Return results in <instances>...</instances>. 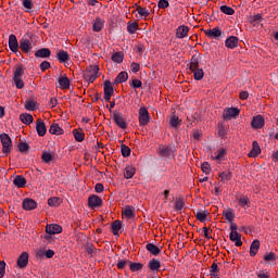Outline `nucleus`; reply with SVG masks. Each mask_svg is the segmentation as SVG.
I'll use <instances>...</instances> for the list:
<instances>
[{
    "label": "nucleus",
    "instance_id": "1",
    "mask_svg": "<svg viewBox=\"0 0 278 278\" xmlns=\"http://www.w3.org/2000/svg\"><path fill=\"white\" fill-rule=\"evenodd\" d=\"M25 75V70L23 68V65H17L13 73V83L16 87V89H23L25 87V83L23 81V77Z\"/></svg>",
    "mask_w": 278,
    "mask_h": 278
},
{
    "label": "nucleus",
    "instance_id": "2",
    "mask_svg": "<svg viewBox=\"0 0 278 278\" xmlns=\"http://www.w3.org/2000/svg\"><path fill=\"white\" fill-rule=\"evenodd\" d=\"M0 141L2 144V153L7 156L11 153V149L13 147L12 138L8 134H1Z\"/></svg>",
    "mask_w": 278,
    "mask_h": 278
},
{
    "label": "nucleus",
    "instance_id": "3",
    "mask_svg": "<svg viewBox=\"0 0 278 278\" xmlns=\"http://www.w3.org/2000/svg\"><path fill=\"white\" fill-rule=\"evenodd\" d=\"M175 152H177V149H175V146L159 147V155L163 159H174Z\"/></svg>",
    "mask_w": 278,
    "mask_h": 278
},
{
    "label": "nucleus",
    "instance_id": "4",
    "mask_svg": "<svg viewBox=\"0 0 278 278\" xmlns=\"http://www.w3.org/2000/svg\"><path fill=\"white\" fill-rule=\"evenodd\" d=\"M99 65H89L84 74V78L89 83H93L98 78Z\"/></svg>",
    "mask_w": 278,
    "mask_h": 278
},
{
    "label": "nucleus",
    "instance_id": "5",
    "mask_svg": "<svg viewBox=\"0 0 278 278\" xmlns=\"http://www.w3.org/2000/svg\"><path fill=\"white\" fill-rule=\"evenodd\" d=\"M113 122L121 129H127L128 128V124L125 121L124 114L122 112L113 111Z\"/></svg>",
    "mask_w": 278,
    "mask_h": 278
},
{
    "label": "nucleus",
    "instance_id": "6",
    "mask_svg": "<svg viewBox=\"0 0 278 278\" xmlns=\"http://www.w3.org/2000/svg\"><path fill=\"white\" fill-rule=\"evenodd\" d=\"M138 121L141 127H146L147 125H149L151 118L147 108L142 106L139 109Z\"/></svg>",
    "mask_w": 278,
    "mask_h": 278
},
{
    "label": "nucleus",
    "instance_id": "7",
    "mask_svg": "<svg viewBox=\"0 0 278 278\" xmlns=\"http://www.w3.org/2000/svg\"><path fill=\"white\" fill-rule=\"evenodd\" d=\"M20 48L22 50L23 53H29L31 52L33 49V45L31 41L29 39V36L24 35L22 37V39L20 40Z\"/></svg>",
    "mask_w": 278,
    "mask_h": 278
},
{
    "label": "nucleus",
    "instance_id": "8",
    "mask_svg": "<svg viewBox=\"0 0 278 278\" xmlns=\"http://www.w3.org/2000/svg\"><path fill=\"white\" fill-rule=\"evenodd\" d=\"M205 36L208 39H215V40H220L223 37L224 33H222L220 27H213L208 30H204Z\"/></svg>",
    "mask_w": 278,
    "mask_h": 278
},
{
    "label": "nucleus",
    "instance_id": "9",
    "mask_svg": "<svg viewBox=\"0 0 278 278\" xmlns=\"http://www.w3.org/2000/svg\"><path fill=\"white\" fill-rule=\"evenodd\" d=\"M22 208L25 212H31V210L37 208V202L33 199L25 198L22 202Z\"/></svg>",
    "mask_w": 278,
    "mask_h": 278
},
{
    "label": "nucleus",
    "instance_id": "10",
    "mask_svg": "<svg viewBox=\"0 0 278 278\" xmlns=\"http://www.w3.org/2000/svg\"><path fill=\"white\" fill-rule=\"evenodd\" d=\"M264 126L265 119L261 114L256 115L251 122V127L254 129H262Z\"/></svg>",
    "mask_w": 278,
    "mask_h": 278
},
{
    "label": "nucleus",
    "instance_id": "11",
    "mask_svg": "<svg viewBox=\"0 0 278 278\" xmlns=\"http://www.w3.org/2000/svg\"><path fill=\"white\" fill-rule=\"evenodd\" d=\"M103 200L98 195H90L88 199V205L90 208H97L102 206Z\"/></svg>",
    "mask_w": 278,
    "mask_h": 278
},
{
    "label": "nucleus",
    "instance_id": "12",
    "mask_svg": "<svg viewBox=\"0 0 278 278\" xmlns=\"http://www.w3.org/2000/svg\"><path fill=\"white\" fill-rule=\"evenodd\" d=\"M239 115H240V110L237 109V108L227 109V110L224 112V114H223L224 118H225V119H228V121H230V119H232V118H236V117H238Z\"/></svg>",
    "mask_w": 278,
    "mask_h": 278
},
{
    "label": "nucleus",
    "instance_id": "13",
    "mask_svg": "<svg viewBox=\"0 0 278 278\" xmlns=\"http://www.w3.org/2000/svg\"><path fill=\"white\" fill-rule=\"evenodd\" d=\"M56 59L61 64H67V62L71 61V54L61 49L56 52Z\"/></svg>",
    "mask_w": 278,
    "mask_h": 278
},
{
    "label": "nucleus",
    "instance_id": "14",
    "mask_svg": "<svg viewBox=\"0 0 278 278\" xmlns=\"http://www.w3.org/2000/svg\"><path fill=\"white\" fill-rule=\"evenodd\" d=\"M29 264V254L26 251L22 252V255L17 258V266L20 268H26Z\"/></svg>",
    "mask_w": 278,
    "mask_h": 278
},
{
    "label": "nucleus",
    "instance_id": "15",
    "mask_svg": "<svg viewBox=\"0 0 278 278\" xmlns=\"http://www.w3.org/2000/svg\"><path fill=\"white\" fill-rule=\"evenodd\" d=\"M36 131L41 138L47 134L46 123L40 118L36 121Z\"/></svg>",
    "mask_w": 278,
    "mask_h": 278
},
{
    "label": "nucleus",
    "instance_id": "16",
    "mask_svg": "<svg viewBox=\"0 0 278 278\" xmlns=\"http://www.w3.org/2000/svg\"><path fill=\"white\" fill-rule=\"evenodd\" d=\"M9 47L11 49V52L13 53H17L18 52V42H17V38L14 34H11L10 35V38H9Z\"/></svg>",
    "mask_w": 278,
    "mask_h": 278
},
{
    "label": "nucleus",
    "instance_id": "17",
    "mask_svg": "<svg viewBox=\"0 0 278 278\" xmlns=\"http://www.w3.org/2000/svg\"><path fill=\"white\" fill-rule=\"evenodd\" d=\"M51 56V50L49 48H41L35 51L36 59H48Z\"/></svg>",
    "mask_w": 278,
    "mask_h": 278
},
{
    "label": "nucleus",
    "instance_id": "18",
    "mask_svg": "<svg viewBox=\"0 0 278 278\" xmlns=\"http://www.w3.org/2000/svg\"><path fill=\"white\" fill-rule=\"evenodd\" d=\"M62 232V226L58 224H49L46 226V233L56 235Z\"/></svg>",
    "mask_w": 278,
    "mask_h": 278
},
{
    "label": "nucleus",
    "instance_id": "19",
    "mask_svg": "<svg viewBox=\"0 0 278 278\" xmlns=\"http://www.w3.org/2000/svg\"><path fill=\"white\" fill-rule=\"evenodd\" d=\"M105 26V21L101 20V17H96L94 21H92V30L94 33L101 31Z\"/></svg>",
    "mask_w": 278,
    "mask_h": 278
},
{
    "label": "nucleus",
    "instance_id": "20",
    "mask_svg": "<svg viewBox=\"0 0 278 278\" xmlns=\"http://www.w3.org/2000/svg\"><path fill=\"white\" fill-rule=\"evenodd\" d=\"M189 33V27L186 25H180L176 30V37L177 39H185L187 38Z\"/></svg>",
    "mask_w": 278,
    "mask_h": 278
},
{
    "label": "nucleus",
    "instance_id": "21",
    "mask_svg": "<svg viewBox=\"0 0 278 278\" xmlns=\"http://www.w3.org/2000/svg\"><path fill=\"white\" fill-rule=\"evenodd\" d=\"M13 184L16 186V188L23 189V188L26 187L27 180L24 176L17 175V176L14 177Z\"/></svg>",
    "mask_w": 278,
    "mask_h": 278
},
{
    "label": "nucleus",
    "instance_id": "22",
    "mask_svg": "<svg viewBox=\"0 0 278 278\" xmlns=\"http://www.w3.org/2000/svg\"><path fill=\"white\" fill-rule=\"evenodd\" d=\"M241 239H242V235L239 233V232H230L229 233V240L235 242V244L237 247H242L243 245V241Z\"/></svg>",
    "mask_w": 278,
    "mask_h": 278
},
{
    "label": "nucleus",
    "instance_id": "23",
    "mask_svg": "<svg viewBox=\"0 0 278 278\" xmlns=\"http://www.w3.org/2000/svg\"><path fill=\"white\" fill-rule=\"evenodd\" d=\"M58 83H59L60 88L62 90L71 89V81H70V78L66 75L59 77Z\"/></svg>",
    "mask_w": 278,
    "mask_h": 278
},
{
    "label": "nucleus",
    "instance_id": "24",
    "mask_svg": "<svg viewBox=\"0 0 278 278\" xmlns=\"http://www.w3.org/2000/svg\"><path fill=\"white\" fill-rule=\"evenodd\" d=\"M261 152H262V149H261L260 144L257 143L256 140H254L252 143V149H251L250 153H248V156L256 157L261 154Z\"/></svg>",
    "mask_w": 278,
    "mask_h": 278
},
{
    "label": "nucleus",
    "instance_id": "25",
    "mask_svg": "<svg viewBox=\"0 0 278 278\" xmlns=\"http://www.w3.org/2000/svg\"><path fill=\"white\" fill-rule=\"evenodd\" d=\"M239 38L236 36H230L226 39L225 45L228 49H235L238 47Z\"/></svg>",
    "mask_w": 278,
    "mask_h": 278
},
{
    "label": "nucleus",
    "instance_id": "26",
    "mask_svg": "<svg viewBox=\"0 0 278 278\" xmlns=\"http://www.w3.org/2000/svg\"><path fill=\"white\" fill-rule=\"evenodd\" d=\"M260 248H261V241L258 239L253 240L250 245V256H255Z\"/></svg>",
    "mask_w": 278,
    "mask_h": 278
},
{
    "label": "nucleus",
    "instance_id": "27",
    "mask_svg": "<svg viewBox=\"0 0 278 278\" xmlns=\"http://www.w3.org/2000/svg\"><path fill=\"white\" fill-rule=\"evenodd\" d=\"M148 267L153 271H157L162 267L161 261L156 258H152L149 261Z\"/></svg>",
    "mask_w": 278,
    "mask_h": 278
},
{
    "label": "nucleus",
    "instance_id": "28",
    "mask_svg": "<svg viewBox=\"0 0 278 278\" xmlns=\"http://www.w3.org/2000/svg\"><path fill=\"white\" fill-rule=\"evenodd\" d=\"M146 250L154 256H157L162 252V250L153 243L146 244Z\"/></svg>",
    "mask_w": 278,
    "mask_h": 278
},
{
    "label": "nucleus",
    "instance_id": "29",
    "mask_svg": "<svg viewBox=\"0 0 278 278\" xmlns=\"http://www.w3.org/2000/svg\"><path fill=\"white\" fill-rule=\"evenodd\" d=\"M129 78V74L127 72H121L116 77H115V80H114V84L115 85H118V84H122V83H125L127 81Z\"/></svg>",
    "mask_w": 278,
    "mask_h": 278
},
{
    "label": "nucleus",
    "instance_id": "30",
    "mask_svg": "<svg viewBox=\"0 0 278 278\" xmlns=\"http://www.w3.org/2000/svg\"><path fill=\"white\" fill-rule=\"evenodd\" d=\"M20 119H21V122H22L24 125H30V123L34 122V117H33V115L29 114V113H22V114L20 115Z\"/></svg>",
    "mask_w": 278,
    "mask_h": 278
},
{
    "label": "nucleus",
    "instance_id": "31",
    "mask_svg": "<svg viewBox=\"0 0 278 278\" xmlns=\"http://www.w3.org/2000/svg\"><path fill=\"white\" fill-rule=\"evenodd\" d=\"M169 126L172 128H178L181 126V119H179V117H177L176 114H173L170 115V118H169Z\"/></svg>",
    "mask_w": 278,
    "mask_h": 278
},
{
    "label": "nucleus",
    "instance_id": "32",
    "mask_svg": "<svg viewBox=\"0 0 278 278\" xmlns=\"http://www.w3.org/2000/svg\"><path fill=\"white\" fill-rule=\"evenodd\" d=\"M53 155L54 154L52 152L43 150L41 154L42 162L45 164H50L53 160Z\"/></svg>",
    "mask_w": 278,
    "mask_h": 278
},
{
    "label": "nucleus",
    "instance_id": "33",
    "mask_svg": "<svg viewBox=\"0 0 278 278\" xmlns=\"http://www.w3.org/2000/svg\"><path fill=\"white\" fill-rule=\"evenodd\" d=\"M62 204V199L59 197H52L50 199H48V205L50 207H58Z\"/></svg>",
    "mask_w": 278,
    "mask_h": 278
},
{
    "label": "nucleus",
    "instance_id": "34",
    "mask_svg": "<svg viewBox=\"0 0 278 278\" xmlns=\"http://www.w3.org/2000/svg\"><path fill=\"white\" fill-rule=\"evenodd\" d=\"M136 174V168L131 167L130 165H128L125 169H124V178L125 179H131Z\"/></svg>",
    "mask_w": 278,
    "mask_h": 278
},
{
    "label": "nucleus",
    "instance_id": "35",
    "mask_svg": "<svg viewBox=\"0 0 278 278\" xmlns=\"http://www.w3.org/2000/svg\"><path fill=\"white\" fill-rule=\"evenodd\" d=\"M24 106L26 110H28V112H35V110H37V102L33 99H29L25 101Z\"/></svg>",
    "mask_w": 278,
    "mask_h": 278
},
{
    "label": "nucleus",
    "instance_id": "36",
    "mask_svg": "<svg viewBox=\"0 0 278 278\" xmlns=\"http://www.w3.org/2000/svg\"><path fill=\"white\" fill-rule=\"evenodd\" d=\"M49 132L52 135H62L64 131L59 124H52L49 128Z\"/></svg>",
    "mask_w": 278,
    "mask_h": 278
},
{
    "label": "nucleus",
    "instance_id": "37",
    "mask_svg": "<svg viewBox=\"0 0 278 278\" xmlns=\"http://www.w3.org/2000/svg\"><path fill=\"white\" fill-rule=\"evenodd\" d=\"M223 216L226 218V220H228L230 223H232L236 217L232 208L225 210L223 212Z\"/></svg>",
    "mask_w": 278,
    "mask_h": 278
},
{
    "label": "nucleus",
    "instance_id": "38",
    "mask_svg": "<svg viewBox=\"0 0 278 278\" xmlns=\"http://www.w3.org/2000/svg\"><path fill=\"white\" fill-rule=\"evenodd\" d=\"M103 92L104 94H114V87L112 86L111 81L106 80L104 81V87H103Z\"/></svg>",
    "mask_w": 278,
    "mask_h": 278
},
{
    "label": "nucleus",
    "instance_id": "39",
    "mask_svg": "<svg viewBox=\"0 0 278 278\" xmlns=\"http://www.w3.org/2000/svg\"><path fill=\"white\" fill-rule=\"evenodd\" d=\"M139 29V24L137 22L127 23V31L129 34H135Z\"/></svg>",
    "mask_w": 278,
    "mask_h": 278
},
{
    "label": "nucleus",
    "instance_id": "40",
    "mask_svg": "<svg viewBox=\"0 0 278 278\" xmlns=\"http://www.w3.org/2000/svg\"><path fill=\"white\" fill-rule=\"evenodd\" d=\"M129 268L131 271L142 270L143 264L128 261Z\"/></svg>",
    "mask_w": 278,
    "mask_h": 278
},
{
    "label": "nucleus",
    "instance_id": "41",
    "mask_svg": "<svg viewBox=\"0 0 278 278\" xmlns=\"http://www.w3.org/2000/svg\"><path fill=\"white\" fill-rule=\"evenodd\" d=\"M112 60L113 62H115L116 64H122L123 60H124V52H115L112 55Z\"/></svg>",
    "mask_w": 278,
    "mask_h": 278
},
{
    "label": "nucleus",
    "instance_id": "42",
    "mask_svg": "<svg viewBox=\"0 0 278 278\" xmlns=\"http://www.w3.org/2000/svg\"><path fill=\"white\" fill-rule=\"evenodd\" d=\"M219 9L223 14H226L229 16H232L235 14V10L230 7H227V4H223Z\"/></svg>",
    "mask_w": 278,
    "mask_h": 278
},
{
    "label": "nucleus",
    "instance_id": "43",
    "mask_svg": "<svg viewBox=\"0 0 278 278\" xmlns=\"http://www.w3.org/2000/svg\"><path fill=\"white\" fill-rule=\"evenodd\" d=\"M122 229V223L119 220H114L112 224L113 235L118 236V231Z\"/></svg>",
    "mask_w": 278,
    "mask_h": 278
},
{
    "label": "nucleus",
    "instance_id": "44",
    "mask_svg": "<svg viewBox=\"0 0 278 278\" xmlns=\"http://www.w3.org/2000/svg\"><path fill=\"white\" fill-rule=\"evenodd\" d=\"M190 71L194 72L197 70H199V59L197 56H192L191 58V63H190Z\"/></svg>",
    "mask_w": 278,
    "mask_h": 278
},
{
    "label": "nucleus",
    "instance_id": "45",
    "mask_svg": "<svg viewBox=\"0 0 278 278\" xmlns=\"http://www.w3.org/2000/svg\"><path fill=\"white\" fill-rule=\"evenodd\" d=\"M136 11H137L138 15H140L141 17H144V18L150 15V11L142 7H137Z\"/></svg>",
    "mask_w": 278,
    "mask_h": 278
},
{
    "label": "nucleus",
    "instance_id": "46",
    "mask_svg": "<svg viewBox=\"0 0 278 278\" xmlns=\"http://www.w3.org/2000/svg\"><path fill=\"white\" fill-rule=\"evenodd\" d=\"M73 134H74L75 140L77 142H83L85 140L86 135L84 132H80V131L75 129V130H73Z\"/></svg>",
    "mask_w": 278,
    "mask_h": 278
},
{
    "label": "nucleus",
    "instance_id": "47",
    "mask_svg": "<svg viewBox=\"0 0 278 278\" xmlns=\"http://www.w3.org/2000/svg\"><path fill=\"white\" fill-rule=\"evenodd\" d=\"M193 73V78L195 79V80H202L203 79V77H204V71L203 70H195V71H193L192 72Z\"/></svg>",
    "mask_w": 278,
    "mask_h": 278
},
{
    "label": "nucleus",
    "instance_id": "48",
    "mask_svg": "<svg viewBox=\"0 0 278 278\" xmlns=\"http://www.w3.org/2000/svg\"><path fill=\"white\" fill-rule=\"evenodd\" d=\"M208 215H210L208 211L198 212L197 213V219L200 220V222H205V219L207 218Z\"/></svg>",
    "mask_w": 278,
    "mask_h": 278
},
{
    "label": "nucleus",
    "instance_id": "49",
    "mask_svg": "<svg viewBox=\"0 0 278 278\" xmlns=\"http://www.w3.org/2000/svg\"><path fill=\"white\" fill-rule=\"evenodd\" d=\"M122 154L124 157H128L131 155V149L126 146V144H122Z\"/></svg>",
    "mask_w": 278,
    "mask_h": 278
},
{
    "label": "nucleus",
    "instance_id": "50",
    "mask_svg": "<svg viewBox=\"0 0 278 278\" xmlns=\"http://www.w3.org/2000/svg\"><path fill=\"white\" fill-rule=\"evenodd\" d=\"M238 203H239V206L244 207V206L249 205L250 200L248 197L242 195L238 199Z\"/></svg>",
    "mask_w": 278,
    "mask_h": 278
},
{
    "label": "nucleus",
    "instance_id": "51",
    "mask_svg": "<svg viewBox=\"0 0 278 278\" xmlns=\"http://www.w3.org/2000/svg\"><path fill=\"white\" fill-rule=\"evenodd\" d=\"M184 206H185L184 201H182L181 199H178V200H176V202H175L174 210H175V212H181V210L184 208Z\"/></svg>",
    "mask_w": 278,
    "mask_h": 278
},
{
    "label": "nucleus",
    "instance_id": "52",
    "mask_svg": "<svg viewBox=\"0 0 278 278\" xmlns=\"http://www.w3.org/2000/svg\"><path fill=\"white\" fill-rule=\"evenodd\" d=\"M225 155H226V150H225L224 148H220V149L217 151L216 156H214L213 159L216 160V161H219V160H222Z\"/></svg>",
    "mask_w": 278,
    "mask_h": 278
},
{
    "label": "nucleus",
    "instance_id": "53",
    "mask_svg": "<svg viewBox=\"0 0 278 278\" xmlns=\"http://www.w3.org/2000/svg\"><path fill=\"white\" fill-rule=\"evenodd\" d=\"M201 168H202V170H203V173H204L205 175H210L211 165H210L208 162L202 163Z\"/></svg>",
    "mask_w": 278,
    "mask_h": 278
},
{
    "label": "nucleus",
    "instance_id": "54",
    "mask_svg": "<svg viewBox=\"0 0 278 278\" xmlns=\"http://www.w3.org/2000/svg\"><path fill=\"white\" fill-rule=\"evenodd\" d=\"M124 215L127 218H132L134 217V210L130 206L126 207L124 210Z\"/></svg>",
    "mask_w": 278,
    "mask_h": 278
},
{
    "label": "nucleus",
    "instance_id": "55",
    "mask_svg": "<svg viewBox=\"0 0 278 278\" xmlns=\"http://www.w3.org/2000/svg\"><path fill=\"white\" fill-rule=\"evenodd\" d=\"M22 5L27 10H31L34 8L31 0H22Z\"/></svg>",
    "mask_w": 278,
    "mask_h": 278
},
{
    "label": "nucleus",
    "instance_id": "56",
    "mask_svg": "<svg viewBox=\"0 0 278 278\" xmlns=\"http://www.w3.org/2000/svg\"><path fill=\"white\" fill-rule=\"evenodd\" d=\"M131 87L134 89H140L142 88V81L141 80H138V78H135L131 83Z\"/></svg>",
    "mask_w": 278,
    "mask_h": 278
},
{
    "label": "nucleus",
    "instance_id": "57",
    "mask_svg": "<svg viewBox=\"0 0 278 278\" xmlns=\"http://www.w3.org/2000/svg\"><path fill=\"white\" fill-rule=\"evenodd\" d=\"M51 68V63L48 62V61H43L40 63V70L42 72L47 71V70H50Z\"/></svg>",
    "mask_w": 278,
    "mask_h": 278
},
{
    "label": "nucleus",
    "instance_id": "58",
    "mask_svg": "<svg viewBox=\"0 0 278 278\" xmlns=\"http://www.w3.org/2000/svg\"><path fill=\"white\" fill-rule=\"evenodd\" d=\"M265 262H274L276 260V254L274 252H269L264 256Z\"/></svg>",
    "mask_w": 278,
    "mask_h": 278
},
{
    "label": "nucleus",
    "instance_id": "59",
    "mask_svg": "<svg viewBox=\"0 0 278 278\" xmlns=\"http://www.w3.org/2000/svg\"><path fill=\"white\" fill-rule=\"evenodd\" d=\"M219 178H222V181L230 180L231 179V173L230 172H228V173L223 172V173L219 174Z\"/></svg>",
    "mask_w": 278,
    "mask_h": 278
},
{
    "label": "nucleus",
    "instance_id": "60",
    "mask_svg": "<svg viewBox=\"0 0 278 278\" xmlns=\"http://www.w3.org/2000/svg\"><path fill=\"white\" fill-rule=\"evenodd\" d=\"M127 264H129V261H127V260H119V261L117 262V268H118V269H124Z\"/></svg>",
    "mask_w": 278,
    "mask_h": 278
},
{
    "label": "nucleus",
    "instance_id": "61",
    "mask_svg": "<svg viewBox=\"0 0 278 278\" xmlns=\"http://www.w3.org/2000/svg\"><path fill=\"white\" fill-rule=\"evenodd\" d=\"M18 149H20V152L25 153V152L29 151V144H27V143H20L18 144Z\"/></svg>",
    "mask_w": 278,
    "mask_h": 278
},
{
    "label": "nucleus",
    "instance_id": "62",
    "mask_svg": "<svg viewBox=\"0 0 278 278\" xmlns=\"http://www.w3.org/2000/svg\"><path fill=\"white\" fill-rule=\"evenodd\" d=\"M159 9H166L169 7V2L167 0H159Z\"/></svg>",
    "mask_w": 278,
    "mask_h": 278
},
{
    "label": "nucleus",
    "instance_id": "63",
    "mask_svg": "<svg viewBox=\"0 0 278 278\" xmlns=\"http://www.w3.org/2000/svg\"><path fill=\"white\" fill-rule=\"evenodd\" d=\"M5 262L4 261H0V276L4 277L5 276Z\"/></svg>",
    "mask_w": 278,
    "mask_h": 278
},
{
    "label": "nucleus",
    "instance_id": "64",
    "mask_svg": "<svg viewBox=\"0 0 278 278\" xmlns=\"http://www.w3.org/2000/svg\"><path fill=\"white\" fill-rule=\"evenodd\" d=\"M252 23H260L262 21V14H255L250 20Z\"/></svg>",
    "mask_w": 278,
    "mask_h": 278
}]
</instances>
